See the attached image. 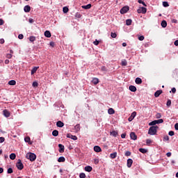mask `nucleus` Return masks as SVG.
I'll list each match as a JSON object with an SVG mask.
<instances>
[{
	"label": "nucleus",
	"instance_id": "8",
	"mask_svg": "<svg viewBox=\"0 0 178 178\" xmlns=\"http://www.w3.org/2000/svg\"><path fill=\"white\" fill-rule=\"evenodd\" d=\"M130 137H131V138L132 140H137V135L136 134L135 132H131V133L130 134Z\"/></svg>",
	"mask_w": 178,
	"mask_h": 178
},
{
	"label": "nucleus",
	"instance_id": "39",
	"mask_svg": "<svg viewBox=\"0 0 178 178\" xmlns=\"http://www.w3.org/2000/svg\"><path fill=\"white\" fill-rule=\"evenodd\" d=\"M169 140H170V138L168 135L164 136V138H163L164 141H168Z\"/></svg>",
	"mask_w": 178,
	"mask_h": 178
},
{
	"label": "nucleus",
	"instance_id": "10",
	"mask_svg": "<svg viewBox=\"0 0 178 178\" xmlns=\"http://www.w3.org/2000/svg\"><path fill=\"white\" fill-rule=\"evenodd\" d=\"M129 89L130 91H131L133 92H135L137 91V88L134 86H132V85L129 87Z\"/></svg>",
	"mask_w": 178,
	"mask_h": 178
},
{
	"label": "nucleus",
	"instance_id": "3",
	"mask_svg": "<svg viewBox=\"0 0 178 178\" xmlns=\"http://www.w3.org/2000/svg\"><path fill=\"white\" fill-rule=\"evenodd\" d=\"M16 167L17 168L18 170H22L24 169V166L23 163L22 162L21 159H19L17 163H16Z\"/></svg>",
	"mask_w": 178,
	"mask_h": 178
},
{
	"label": "nucleus",
	"instance_id": "12",
	"mask_svg": "<svg viewBox=\"0 0 178 178\" xmlns=\"http://www.w3.org/2000/svg\"><path fill=\"white\" fill-rule=\"evenodd\" d=\"M93 149L95 152H102V149H101V147L99 146H95L93 147Z\"/></svg>",
	"mask_w": 178,
	"mask_h": 178
},
{
	"label": "nucleus",
	"instance_id": "21",
	"mask_svg": "<svg viewBox=\"0 0 178 178\" xmlns=\"http://www.w3.org/2000/svg\"><path fill=\"white\" fill-rule=\"evenodd\" d=\"M38 69H39V67H33V70H31V75H33L34 74H35Z\"/></svg>",
	"mask_w": 178,
	"mask_h": 178
},
{
	"label": "nucleus",
	"instance_id": "38",
	"mask_svg": "<svg viewBox=\"0 0 178 178\" xmlns=\"http://www.w3.org/2000/svg\"><path fill=\"white\" fill-rule=\"evenodd\" d=\"M69 12V8L67 7H64L63 8V13L65 14Z\"/></svg>",
	"mask_w": 178,
	"mask_h": 178
},
{
	"label": "nucleus",
	"instance_id": "54",
	"mask_svg": "<svg viewBox=\"0 0 178 178\" xmlns=\"http://www.w3.org/2000/svg\"><path fill=\"white\" fill-rule=\"evenodd\" d=\"M152 141L150 139H147L146 140V143H147V145H149V144L152 143Z\"/></svg>",
	"mask_w": 178,
	"mask_h": 178
},
{
	"label": "nucleus",
	"instance_id": "58",
	"mask_svg": "<svg viewBox=\"0 0 178 178\" xmlns=\"http://www.w3.org/2000/svg\"><path fill=\"white\" fill-rule=\"evenodd\" d=\"M166 156H167L168 157H170V156H172L171 152H168L166 154Z\"/></svg>",
	"mask_w": 178,
	"mask_h": 178
},
{
	"label": "nucleus",
	"instance_id": "43",
	"mask_svg": "<svg viewBox=\"0 0 178 178\" xmlns=\"http://www.w3.org/2000/svg\"><path fill=\"white\" fill-rule=\"evenodd\" d=\"M163 6L164 7H168L169 6V3H168V1H163Z\"/></svg>",
	"mask_w": 178,
	"mask_h": 178
},
{
	"label": "nucleus",
	"instance_id": "51",
	"mask_svg": "<svg viewBox=\"0 0 178 178\" xmlns=\"http://www.w3.org/2000/svg\"><path fill=\"white\" fill-rule=\"evenodd\" d=\"M161 118V114L159 113H156V119H160Z\"/></svg>",
	"mask_w": 178,
	"mask_h": 178
},
{
	"label": "nucleus",
	"instance_id": "30",
	"mask_svg": "<svg viewBox=\"0 0 178 178\" xmlns=\"http://www.w3.org/2000/svg\"><path fill=\"white\" fill-rule=\"evenodd\" d=\"M35 40H36V38H35V36H31V37L29 38V41H30L31 42H34L35 41Z\"/></svg>",
	"mask_w": 178,
	"mask_h": 178
},
{
	"label": "nucleus",
	"instance_id": "26",
	"mask_svg": "<svg viewBox=\"0 0 178 178\" xmlns=\"http://www.w3.org/2000/svg\"><path fill=\"white\" fill-rule=\"evenodd\" d=\"M8 83L9 86H15L16 81L15 80H11V81H8Z\"/></svg>",
	"mask_w": 178,
	"mask_h": 178
},
{
	"label": "nucleus",
	"instance_id": "63",
	"mask_svg": "<svg viewBox=\"0 0 178 178\" xmlns=\"http://www.w3.org/2000/svg\"><path fill=\"white\" fill-rule=\"evenodd\" d=\"M174 44H175V46H177V47L178 46V40H177L175 41Z\"/></svg>",
	"mask_w": 178,
	"mask_h": 178
},
{
	"label": "nucleus",
	"instance_id": "24",
	"mask_svg": "<svg viewBox=\"0 0 178 178\" xmlns=\"http://www.w3.org/2000/svg\"><path fill=\"white\" fill-rule=\"evenodd\" d=\"M156 124H158V122H157V120H153V121H152L151 122H149V126H154V125H156Z\"/></svg>",
	"mask_w": 178,
	"mask_h": 178
},
{
	"label": "nucleus",
	"instance_id": "61",
	"mask_svg": "<svg viewBox=\"0 0 178 178\" xmlns=\"http://www.w3.org/2000/svg\"><path fill=\"white\" fill-rule=\"evenodd\" d=\"M175 130H178V122L175 125Z\"/></svg>",
	"mask_w": 178,
	"mask_h": 178
},
{
	"label": "nucleus",
	"instance_id": "36",
	"mask_svg": "<svg viewBox=\"0 0 178 178\" xmlns=\"http://www.w3.org/2000/svg\"><path fill=\"white\" fill-rule=\"evenodd\" d=\"M111 135L114 137H116L118 136V132L115 131H113L112 132H111Z\"/></svg>",
	"mask_w": 178,
	"mask_h": 178
},
{
	"label": "nucleus",
	"instance_id": "50",
	"mask_svg": "<svg viewBox=\"0 0 178 178\" xmlns=\"http://www.w3.org/2000/svg\"><path fill=\"white\" fill-rule=\"evenodd\" d=\"M168 135H169L170 136H173L175 135V133H174L173 131H170L168 132Z\"/></svg>",
	"mask_w": 178,
	"mask_h": 178
},
{
	"label": "nucleus",
	"instance_id": "31",
	"mask_svg": "<svg viewBox=\"0 0 178 178\" xmlns=\"http://www.w3.org/2000/svg\"><path fill=\"white\" fill-rule=\"evenodd\" d=\"M30 140H31L30 136H26V137L24 138V141H25L26 143H29V144H32L31 143H30Z\"/></svg>",
	"mask_w": 178,
	"mask_h": 178
},
{
	"label": "nucleus",
	"instance_id": "16",
	"mask_svg": "<svg viewBox=\"0 0 178 178\" xmlns=\"http://www.w3.org/2000/svg\"><path fill=\"white\" fill-rule=\"evenodd\" d=\"M44 35H45L47 38H51V32H50L49 31H44Z\"/></svg>",
	"mask_w": 178,
	"mask_h": 178
},
{
	"label": "nucleus",
	"instance_id": "5",
	"mask_svg": "<svg viewBox=\"0 0 178 178\" xmlns=\"http://www.w3.org/2000/svg\"><path fill=\"white\" fill-rule=\"evenodd\" d=\"M138 14H145L147 13V8L144 7H140L137 10Z\"/></svg>",
	"mask_w": 178,
	"mask_h": 178
},
{
	"label": "nucleus",
	"instance_id": "53",
	"mask_svg": "<svg viewBox=\"0 0 178 178\" xmlns=\"http://www.w3.org/2000/svg\"><path fill=\"white\" fill-rule=\"evenodd\" d=\"M156 121H157V124H161V123L163 122V119H159V120H156Z\"/></svg>",
	"mask_w": 178,
	"mask_h": 178
},
{
	"label": "nucleus",
	"instance_id": "55",
	"mask_svg": "<svg viewBox=\"0 0 178 178\" xmlns=\"http://www.w3.org/2000/svg\"><path fill=\"white\" fill-rule=\"evenodd\" d=\"M55 45H56V44H55L54 42H50V46H51V47H54Z\"/></svg>",
	"mask_w": 178,
	"mask_h": 178
},
{
	"label": "nucleus",
	"instance_id": "46",
	"mask_svg": "<svg viewBox=\"0 0 178 178\" xmlns=\"http://www.w3.org/2000/svg\"><path fill=\"white\" fill-rule=\"evenodd\" d=\"M93 44L95 46H98L99 44V41L95 40V41L93 42Z\"/></svg>",
	"mask_w": 178,
	"mask_h": 178
},
{
	"label": "nucleus",
	"instance_id": "57",
	"mask_svg": "<svg viewBox=\"0 0 178 178\" xmlns=\"http://www.w3.org/2000/svg\"><path fill=\"white\" fill-rule=\"evenodd\" d=\"M4 141H5V138H3V136H1V137L0 138V143H3V142H4Z\"/></svg>",
	"mask_w": 178,
	"mask_h": 178
},
{
	"label": "nucleus",
	"instance_id": "49",
	"mask_svg": "<svg viewBox=\"0 0 178 178\" xmlns=\"http://www.w3.org/2000/svg\"><path fill=\"white\" fill-rule=\"evenodd\" d=\"M71 139H72V140H76L78 138H77V136H76L72 135V136H71Z\"/></svg>",
	"mask_w": 178,
	"mask_h": 178
},
{
	"label": "nucleus",
	"instance_id": "23",
	"mask_svg": "<svg viewBox=\"0 0 178 178\" xmlns=\"http://www.w3.org/2000/svg\"><path fill=\"white\" fill-rule=\"evenodd\" d=\"M52 136L54 137H57L58 136V130H54L52 131Z\"/></svg>",
	"mask_w": 178,
	"mask_h": 178
},
{
	"label": "nucleus",
	"instance_id": "7",
	"mask_svg": "<svg viewBox=\"0 0 178 178\" xmlns=\"http://www.w3.org/2000/svg\"><path fill=\"white\" fill-rule=\"evenodd\" d=\"M58 147H59V152L60 153H63L65 152V146L62 144H59L58 145Z\"/></svg>",
	"mask_w": 178,
	"mask_h": 178
},
{
	"label": "nucleus",
	"instance_id": "59",
	"mask_svg": "<svg viewBox=\"0 0 178 178\" xmlns=\"http://www.w3.org/2000/svg\"><path fill=\"white\" fill-rule=\"evenodd\" d=\"M76 17H77V18H81V15L79 14V13H76Z\"/></svg>",
	"mask_w": 178,
	"mask_h": 178
},
{
	"label": "nucleus",
	"instance_id": "13",
	"mask_svg": "<svg viewBox=\"0 0 178 178\" xmlns=\"http://www.w3.org/2000/svg\"><path fill=\"white\" fill-rule=\"evenodd\" d=\"M64 123L63 122H62V121H60V120H58V121H57V122H56V126L58 127H64Z\"/></svg>",
	"mask_w": 178,
	"mask_h": 178
},
{
	"label": "nucleus",
	"instance_id": "56",
	"mask_svg": "<svg viewBox=\"0 0 178 178\" xmlns=\"http://www.w3.org/2000/svg\"><path fill=\"white\" fill-rule=\"evenodd\" d=\"M176 90H177V89H176L175 88H172L171 89V91H172V92L173 94H175V93L176 92Z\"/></svg>",
	"mask_w": 178,
	"mask_h": 178
},
{
	"label": "nucleus",
	"instance_id": "20",
	"mask_svg": "<svg viewBox=\"0 0 178 178\" xmlns=\"http://www.w3.org/2000/svg\"><path fill=\"white\" fill-rule=\"evenodd\" d=\"M135 83H136V84H141L143 80L140 78H136V79H135Z\"/></svg>",
	"mask_w": 178,
	"mask_h": 178
},
{
	"label": "nucleus",
	"instance_id": "2",
	"mask_svg": "<svg viewBox=\"0 0 178 178\" xmlns=\"http://www.w3.org/2000/svg\"><path fill=\"white\" fill-rule=\"evenodd\" d=\"M26 159H29L30 161L33 162L35 161L37 156L35 154L28 153L26 155Z\"/></svg>",
	"mask_w": 178,
	"mask_h": 178
},
{
	"label": "nucleus",
	"instance_id": "42",
	"mask_svg": "<svg viewBox=\"0 0 178 178\" xmlns=\"http://www.w3.org/2000/svg\"><path fill=\"white\" fill-rule=\"evenodd\" d=\"M111 36L113 38H115L117 37V34L115 33L114 32H111Z\"/></svg>",
	"mask_w": 178,
	"mask_h": 178
},
{
	"label": "nucleus",
	"instance_id": "28",
	"mask_svg": "<svg viewBox=\"0 0 178 178\" xmlns=\"http://www.w3.org/2000/svg\"><path fill=\"white\" fill-rule=\"evenodd\" d=\"M108 113L110 115L114 114L115 113V110L113 108H109L108 110Z\"/></svg>",
	"mask_w": 178,
	"mask_h": 178
},
{
	"label": "nucleus",
	"instance_id": "25",
	"mask_svg": "<svg viewBox=\"0 0 178 178\" xmlns=\"http://www.w3.org/2000/svg\"><path fill=\"white\" fill-rule=\"evenodd\" d=\"M139 152H141L142 154H146L147 152V149L145 148H140Z\"/></svg>",
	"mask_w": 178,
	"mask_h": 178
},
{
	"label": "nucleus",
	"instance_id": "4",
	"mask_svg": "<svg viewBox=\"0 0 178 178\" xmlns=\"http://www.w3.org/2000/svg\"><path fill=\"white\" fill-rule=\"evenodd\" d=\"M129 10V7L128 6H125L121 8L120 13L121 15H124L127 13Z\"/></svg>",
	"mask_w": 178,
	"mask_h": 178
},
{
	"label": "nucleus",
	"instance_id": "27",
	"mask_svg": "<svg viewBox=\"0 0 178 178\" xmlns=\"http://www.w3.org/2000/svg\"><path fill=\"white\" fill-rule=\"evenodd\" d=\"M92 7L91 4H88L87 6H82L81 8L83 9H90Z\"/></svg>",
	"mask_w": 178,
	"mask_h": 178
},
{
	"label": "nucleus",
	"instance_id": "34",
	"mask_svg": "<svg viewBox=\"0 0 178 178\" xmlns=\"http://www.w3.org/2000/svg\"><path fill=\"white\" fill-rule=\"evenodd\" d=\"M131 23H132V20H131V19H127V20H126V24H127V26H131Z\"/></svg>",
	"mask_w": 178,
	"mask_h": 178
},
{
	"label": "nucleus",
	"instance_id": "52",
	"mask_svg": "<svg viewBox=\"0 0 178 178\" xmlns=\"http://www.w3.org/2000/svg\"><path fill=\"white\" fill-rule=\"evenodd\" d=\"M131 154V153L130 151H127L126 153H125L126 156H129Z\"/></svg>",
	"mask_w": 178,
	"mask_h": 178
},
{
	"label": "nucleus",
	"instance_id": "17",
	"mask_svg": "<svg viewBox=\"0 0 178 178\" xmlns=\"http://www.w3.org/2000/svg\"><path fill=\"white\" fill-rule=\"evenodd\" d=\"M58 163H64V162H65V158L64 156H60V158H58Z\"/></svg>",
	"mask_w": 178,
	"mask_h": 178
},
{
	"label": "nucleus",
	"instance_id": "37",
	"mask_svg": "<svg viewBox=\"0 0 178 178\" xmlns=\"http://www.w3.org/2000/svg\"><path fill=\"white\" fill-rule=\"evenodd\" d=\"M171 105H172L171 99H168L167 103H166V106H170Z\"/></svg>",
	"mask_w": 178,
	"mask_h": 178
},
{
	"label": "nucleus",
	"instance_id": "19",
	"mask_svg": "<svg viewBox=\"0 0 178 178\" xmlns=\"http://www.w3.org/2000/svg\"><path fill=\"white\" fill-rule=\"evenodd\" d=\"M92 83H93L95 86H97V84L99 83V80L97 78H94L93 80H92Z\"/></svg>",
	"mask_w": 178,
	"mask_h": 178
},
{
	"label": "nucleus",
	"instance_id": "48",
	"mask_svg": "<svg viewBox=\"0 0 178 178\" xmlns=\"http://www.w3.org/2000/svg\"><path fill=\"white\" fill-rule=\"evenodd\" d=\"M6 58L8 59H11L13 58L12 54H7Z\"/></svg>",
	"mask_w": 178,
	"mask_h": 178
},
{
	"label": "nucleus",
	"instance_id": "64",
	"mask_svg": "<svg viewBox=\"0 0 178 178\" xmlns=\"http://www.w3.org/2000/svg\"><path fill=\"white\" fill-rule=\"evenodd\" d=\"M172 22L177 24V20L175 19H172Z\"/></svg>",
	"mask_w": 178,
	"mask_h": 178
},
{
	"label": "nucleus",
	"instance_id": "22",
	"mask_svg": "<svg viewBox=\"0 0 178 178\" xmlns=\"http://www.w3.org/2000/svg\"><path fill=\"white\" fill-rule=\"evenodd\" d=\"M161 26L163 29L166 28L167 26H168V23L166 21L163 20L162 22H161Z\"/></svg>",
	"mask_w": 178,
	"mask_h": 178
},
{
	"label": "nucleus",
	"instance_id": "15",
	"mask_svg": "<svg viewBox=\"0 0 178 178\" xmlns=\"http://www.w3.org/2000/svg\"><path fill=\"white\" fill-rule=\"evenodd\" d=\"M133 163V160L131 159H129L127 160V167L131 168Z\"/></svg>",
	"mask_w": 178,
	"mask_h": 178
},
{
	"label": "nucleus",
	"instance_id": "60",
	"mask_svg": "<svg viewBox=\"0 0 178 178\" xmlns=\"http://www.w3.org/2000/svg\"><path fill=\"white\" fill-rule=\"evenodd\" d=\"M18 38H19L20 40H22V39L24 38V35L20 34V35H19Z\"/></svg>",
	"mask_w": 178,
	"mask_h": 178
},
{
	"label": "nucleus",
	"instance_id": "18",
	"mask_svg": "<svg viewBox=\"0 0 178 178\" xmlns=\"http://www.w3.org/2000/svg\"><path fill=\"white\" fill-rule=\"evenodd\" d=\"M85 170L86 172H91L92 170V167H90V165H87L86 167H85Z\"/></svg>",
	"mask_w": 178,
	"mask_h": 178
},
{
	"label": "nucleus",
	"instance_id": "45",
	"mask_svg": "<svg viewBox=\"0 0 178 178\" xmlns=\"http://www.w3.org/2000/svg\"><path fill=\"white\" fill-rule=\"evenodd\" d=\"M13 168H8V169L7 170V173H8V174H11V173H13Z\"/></svg>",
	"mask_w": 178,
	"mask_h": 178
},
{
	"label": "nucleus",
	"instance_id": "40",
	"mask_svg": "<svg viewBox=\"0 0 178 178\" xmlns=\"http://www.w3.org/2000/svg\"><path fill=\"white\" fill-rule=\"evenodd\" d=\"M138 3H142L144 6H147V5L145 4V1L143 0H138Z\"/></svg>",
	"mask_w": 178,
	"mask_h": 178
},
{
	"label": "nucleus",
	"instance_id": "44",
	"mask_svg": "<svg viewBox=\"0 0 178 178\" xmlns=\"http://www.w3.org/2000/svg\"><path fill=\"white\" fill-rule=\"evenodd\" d=\"M33 88H38V83L36 82V81H34V82L33 83Z\"/></svg>",
	"mask_w": 178,
	"mask_h": 178
},
{
	"label": "nucleus",
	"instance_id": "1",
	"mask_svg": "<svg viewBox=\"0 0 178 178\" xmlns=\"http://www.w3.org/2000/svg\"><path fill=\"white\" fill-rule=\"evenodd\" d=\"M158 126H153L149 128L148 134L150 136H154L156 135V132L158 130Z\"/></svg>",
	"mask_w": 178,
	"mask_h": 178
},
{
	"label": "nucleus",
	"instance_id": "35",
	"mask_svg": "<svg viewBox=\"0 0 178 178\" xmlns=\"http://www.w3.org/2000/svg\"><path fill=\"white\" fill-rule=\"evenodd\" d=\"M121 65L122 66H127V61L126 60L121 61Z\"/></svg>",
	"mask_w": 178,
	"mask_h": 178
},
{
	"label": "nucleus",
	"instance_id": "32",
	"mask_svg": "<svg viewBox=\"0 0 178 178\" xmlns=\"http://www.w3.org/2000/svg\"><path fill=\"white\" fill-rule=\"evenodd\" d=\"M9 157L12 161H15V159L16 158V155L15 154H11Z\"/></svg>",
	"mask_w": 178,
	"mask_h": 178
},
{
	"label": "nucleus",
	"instance_id": "62",
	"mask_svg": "<svg viewBox=\"0 0 178 178\" xmlns=\"http://www.w3.org/2000/svg\"><path fill=\"white\" fill-rule=\"evenodd\" d=\"M4 22L3 19H0V26H3Z\"/></svg>",
	"mask_w": 178,
	"mask_h": 178
},
{
	"label": "nucleus",
	"instance_id": "11",
	"mask_svg": "<svg viewBox=\"0 0 178 178\" xmlns=\"http://www.w3.org/2000/svg\"><path fill=\"white\" fill-rule=\"evenodd\" d=\"M30 10H31V7H30V6H24V13H30Z\"/></svg>",
	"mask_w": 178,
	"mask_h": 178
},
{
	"label": "nucleus",
	"instance_id": "6",
	"mask_svg": "<svg viewBox=\"0 0 178 178\" xmlns=\"http://www.w3.org/2000/svg\"><path fill=\"white\" fill-rule=\"evenodd\" d=\"M137 113L136 111L133 112L130 117H129L128 120L129 122H131L136 116Z\"/></svg>",
	"mask_w": 178,
	"mask_h": 178
},
{
	"label": "nucleus",
	"instance_id": "29",
	"mask_svg": "<svg viewBox=\"0 0 178 178\" xmlns=\"http://www.w3.org/2000/svg\"><path fill=\"white\" fill-rule=\"evenodd\" d=\"M74 129H75V130H76V132L80 131V130H81L80 124L76 125V126L74 127Z\"/></svg>",
	"mask_w": 178,
	"mask_h": 178
},
{
	"label": "nucleus",
	"instance_id": "47",
	"mask_svg": "<svg viewBox=\"0 0 178 178\" xmlns=\"http://www.w3.org/2000/svg\"><path fill=\"white\" fill-rule=\"evenodd\" d=\"M144 35L142 36H138V39L139 40V41H144Z\"/></svg>",
	"mask_w": 178,
	"mask_h": 178
},
{
	"label": "nucleus",
	"instance_id": "41",
	"mask_svg": "<svg viewBox=\"0 0 178 178\" xmlns=\"http://www.w3.org/2000/svg\"><path fill=\"white\" fill-rule=\"evenodd\" d=\"M79 178H86V174L83 172L80 173Z\"/></svg>",
	"mask_w": 178,
	"mask_h": 178
},
{
	"label": "nucleus",
	"instance_id": "14",
	"mask_svg": "<svg viewBox=\"0 0 178 178\" xmlns=\"http://www.w3.org/2000/svg\"><path fill=\"white\" fill-rule=\"evenodd\" d=\"M3 115L6 118H9L10 116V113L8 110H4Z\"/></svg>",
	"mask_w": 178,
	"mask_h": 178
},
{
	"label": "nucleus",
	"instance_id": "33",
	"mask_svg": "<svg viewBox=\"0 0 178 178\" xmlns=\"http://www.w3.org/2000/svg\"><path fill=\"white\" fill-rule=\"evenodd\" d=\"M110 156H111V159H115V158L117 156V153H116V152H115L113 153V154H110Z\"/></svg>",
	"mask_w": 178,
	"mask_h": 178
},
{
	"label": "nucleus",
	"instance_id": "9",
	"mask_svg": "<svg viewBox=\"0 0 178 178\" xmlns=\"http://www.w3.org/2000/svg\"><path fill=\"white\" fill-rule=\"evenodd\" d=\"M163 93V90H158L155 92L154 93V97H158L160 96V95H161Z\"/></svg>",
	"mask_w": 178,
	"mask_h": 178
}]
</instances>
